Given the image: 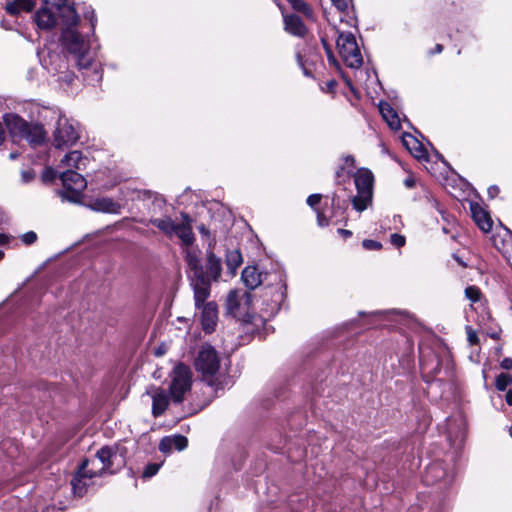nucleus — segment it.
<instances>
[{"label": "nucleus", "instance_id": "34", "mask_svg": "<svg viewBox=\"0 0 512 512\" xmlns=\"http://www.w3.org/2000/svg\"><path fill=\"white\" fill-rule=\"evenodd\" d=\"M84 18L89 21L88 32L94 34L95 26L97 23V17L94 9L89 7L84 11Z\"/></svg>", "mask_w": 512, "mask_h": 512}, {"label": "nucleus", "instance_id": "49", "mask_svg": "<svg viewBox=\"0 0 512 512\" xmlns=\"http://www.w3.org/2000/svg\"><path fill=\"white\" fill-rule=\"evenodd\" d=\"M317 222L321 227L329 225V219L324 215V213L319 211H317Z\"/></svg>", "mask_w": 512, "mask_h": 512}, {"label": "nucleus", "instance_id": "4", "mask_svg": "<svg viewBox=\"0 0 512 512\" xmlns=\"http://www.w3.org/2000/svg\"><path fill=\"white\" fill-rule=\"evenodd\" d=\"M182 223H175L171 217L151 218L149 223L157 227L165 236L172 238L177 236L182 245L189 247L195 241V235L191 226V218L188 214L182 213Z\"/></svg>", "mask_w": 512, "mask_h": 512}, {"label": "nucleus", "instance_id": "55", "mask_svg": "<svg viewBox=\"0 0 512 512\" xmlns=\"http://www.w3.org/2000/svg\"><path fill=\"white\" fill-rule=\"evenodd\" d=\"M10 241V236L5 233H0V245H6Z\"/></svg>", "mask_w": 512, "mask_h": 512}, {"label": "nucleus", "instance_id": "3", "mask_svg": "<svg viewBox=\"0 0 512 512\" xmlns=\"http://www.w3.org/2000/svg\"><path fill=\"white\" fill-rule=\"evenodd\" d=\"M206 257L209 274L190 278V286L193 289L195 307L197 309H200L201 306L207 303L206 300L211 292V283L218 281L222 272L221 258L217 257L212 249L209 248L207 250Z\"/></svg>", "mask_w": 512, "mask_h": 512}, {"label": "nucleus", "instance_id": "40", "mask_svg": "<svg viewBox=\"0 0 512 512\" xmlns=\"http://www.w3.org/2000/svg\"><path fill=\"white\" fill-rule=\"evenodd\" d=\"M45 4H50L54 7H56L60 11V15L62 14V11L67 8L66 5L67 0H42ZM69 7H74L73 5H70Z\"/></svg>", "mask_w": 512, "mask_h": 512}, {"label": "nucleus", "instance_id": "17", "mask_svg": "<svg viewBox=\"0 0 512 512\" xmlns=\"http://www.w3.org/2000/svg\"><path fill=\"white\" fill-rule=\"evenodd\" d=\"M88 207L96 212L113 214L119 213L121 208L119 203L115 202L112 198L109 197L96 198L88 204Z\"/></svg>", "mask_w": 512, "mask_h": 512}, {"label": "nucleus", "instance_id": "53", "mask_svg": "<svg viewBox=\"0 0 512 512\" xmlns=\"http://www.w3.org/2000/svg\"><path fill=\"white\" fill-rule=\"evenodd\" d=\"M6 139V132L3 126V123L0 121V146L4 143Z\"/></svg>", "mask_w": 512, "mask_h": 512}, {"label": "nucleus", "instance_id": "5", "mask_svg": "<svg viewBox=\"0 0 512 512\" xmlns=\"http://www.w3.org/2000/svg\"><path fill=\"white\" fill-rule=\"evenodd\" d=\"M197 372L202 374L203 379L211 387L219 388L218 379L215 377L220 368V358L214 347L209 344L202 345L194 361Z\"/></svg>", "mask_w": 512, "mask_h": 512}, {"label": "nucleus", "instance_id": "33", "mask_svg": "<svg viewBox=\"0 0 512 512\" xmlns=\"http://www.w3.org/2000/svg\"><path fill=\"white\" fill-rule=\"evenodd\" d=\"M289 3L291 4L292 8L298 12L303 13L304 15H311L312 10L309 7V5L304 2L303 0H289Z\"/></svg>", "mask_w": 512, "mask_h": 512}, {"label": "nucleus", "instance_id": "58", "mask_svg": "<svg viewBox=\"0 0 512 512\" xmlns=\"http://www.w3.org/2000/svg\"><path fill=\"white\" fill-rule=\"evenodd\" d=\"M443 51V45L442 44H436L434 50L430 51V55H433V54H439Z\"/></svg>", "mask_w": 512, "mask_h": 512}, {"label": "nucleus", "instance_id": "50", "mask_svg": "<svg viewBox=\"0 0 512 512\" xmlns=\"http://www.w3.org/2000/svg\"><path fill=\"white\" fill-rule=\"evenodd\" d=\"M56 178V172L51 169L47 168L43 173V180L44 181H52Z\"/></svg>", "mask_w": 512, "mask_h": 512}, {"label": "nucleus", "instance_id": "12", "mask_svg": "<svg viewBox=\"0 0 512 512\" xmlns=\"http://www.w3.org/2000/svg\"><path fill=\"white\" fill-rule=\"evenodd\" d=\"M201 323L202 328L206 333H211L215 330L218 318V310L215 302H207L201 306Z\"/></svg>", "mask_w": 512, "mask_h": 512}, {"label": "nucleus", "instance_id": "48", "mask_svg": "<svg viewBox=\"0 0 512 512\" xmlns=\"http://www.w3.org/2000/svg\"><path fill=\"white\" fill-rule=\"evenodd\" d=\"M467 339L470 344L474 345L477 344L479 339L474 330H472L470 327H467Z\"/></svg>", "mask_w": 512, "mask_h": 512}, {"label": "nucleus", "instance_id": "52", "mask_svg": "<svg viewBox=\"0 0 512 512\" xmlns=\"http://www.w3.org/2000/svg\"><path fill=\"white\" fill-rule=\"evenodd\" d=\"M500 192L498 186L492 185L488 188V195L490 198H495Z\"/></svg>", "mask_w": 512, "mask_h": 512}, {"label": "nucleus", "instance_id": "45", "mask_svg": "<svg viewBox=\"0 0 512 512\" xmlns=\"http://www.w3.org/2000/svg\"><path fill=\"white\" fill-rule=\"evenodd\" d=\"M321 41H322L323 47L325 49V52L327 54V58H328L329 63L335 65L337 63V60H336V58H335V56H334V54H333L329 44L327 43V41L324 38H322Z\"/></svg>", "mask_w": 512, "mask_h": 512}, {"label": "nucleus", "instance_id": "30", "mask_svg": "<svg viewBox=\"0 0 512 512\" xmlns=\"http://www.w3.org/2000/svg\"><path fill=\"white\" fill-rule=\"evenodd\" d=\"M82 161V153L77 150L69 152L62 160L63 163H66L68 166L75 167L76 169H80Z\"/></svg>", "mask_w": 512, "mask_h": 512}, {"label": "nucleus", "instance_id": "64", "mask_svg": "<svg viewBox=\"0 0 512 512\" xmlns=\"http://www.w3.org/2000/svg\"><path fill=\"white\" fill-rule=\"evenodd\" d=\"M17 157H18V153H17V152H12V153H10V155H9V158H10L11 160H15Z\"/></svg>", "mask_w": 512, "mask_h": 512}, {"label": "nucleus", "instance_id": "27", "mask_svg": "<svg viewBox=\"0 0 512 512\" xmlns=\"http://www.w3.org/2000/svg\"><path fill=\"white\" fill-rule=\"evenodd\" d=\"M242 255L239 250H231L226 253V266L232 276L242 264Z\"/></svg>", "mask_w": 512, "mask_h": 512}, {"label": "nucleus", "instance_id": "11", "mask_svg": "<svg viewBox=\"0 0 512 512\" xmlns=\"http://www.w3.org/2000/svg\"><path fill=\"white\" fill-rule=\"evenodd\" d=\"M227 312L234 318L243 322L249 323L251 321V315L247 314V311H243V305L240 298V292L237 290H231L227 295L226 300Z\"/></svg>", "mask_w": 512, "mask_h": 512}, {"label": "nucleus", "instance_id": "10", "mask_svg": "<svg viewBox=\"0 0 512 512\" xmlns=\"http://www.w3.org/2000/svg\"><path fill=\"white\" fill-rule=\"evenodd\" d=\"M79 139V134L67 119L60 118L54 132V145L63 148L74 145Z\"/></svg>", "mask_w": 512, "mask_h": 512}, {"label": "nucleus", "instance_id": "22", "mask_svg": "<svg viewBox=\"0 0 512 512\" xmlns=\"http://www.w3.org/2000/svg\"><path fill=\"white\" fill-rule=\"evenodd\" d=\"M35 21L40 29L49 30L56 25V18L50 9L40 8L35 14Z\"/></svg>", "mask_w": 512, "mask_h": 512}, {"label": "nucleus", "instance_id": "36", "mask_svg": "<svg viewBox=\"0 0 512 512\" xmlns=\"http://www.w3.org/2000/svg\"><path fill=\"white\" fill-rule=\"evenodd\" d=\"M240 298L243 305V311H247V314H250L249 310L253 301L252 294L250 292H243L240 293Z\"/></svg>", "mask_w": 512, "mask_h": 512}, {"label": "nucleus", "instance_id": "29", "mask_svg": "<svg viewBox=\"0 0 512 512\" xmlns=\"http://www.w3.org/2000/svg\"><path fill=\"white\" fill-rule=\"evenodd\" d=\"M371 200L372 194H357L356 196L353 197L352 204L354 209H356L359 212H362L367 208Z\"/></svg>", "mask_w": 512, "mask_h": 512}, {"label": "nucleus", "instance_id": "57", "mask_svg": "<svg viewBox=\"0 0 512 512\" xmlns=\"http://www.w3.org/2000/svg\"><path fill=\"white\" fill-rule=\"evenodd\" d=\"M166 353V347L164 345H161L159 346L158 348H156L155 350V355L156 356H162Z\"/></svg>", "mask_w": 512, "mask_h": 512}, {"label": "nucleus", "instance_id": "39", "mask_svg": "<svg viewBox=\"0 0 512 512\" xmlns=\"http://www.w3.org/2000/svg\"><path fill=\"white\" fill-rule=\"evenodd\" d=\"M158 448L162 453H165V454L170 453L173 450V445H172L170 436H166V437L162 438L159 443Z\"/></svg>", "mask_w": 512, "mask_h": 512}, {"label": "nucleus", "instance_id": "35", "mask_svg": "<svg viewBox=\"0 0 512 512\" xmlns=\"http://www.w3.org/2000/svg\"><path fill=\"white\" fill-rule=\"evenodd\" d=\"M465 295L472 302H477L480 300L481 291L477 286H468L465 289Z\"/></svg>", "mask_w": 512, "mask_h": 512}, {"label": "nucleus", "instance_id": "60", "mask_svg": "<svg viewBox=\"0 0 512 512\" xmlns=\"http://www.w3.org/2000/svg\"><path fill=\"white\" fill-rule=\"evenodd\" d=\"M404 184L408 188H413L415 186V180L412 178H407L405 179Z\"/></svg>", "mask_w": 512, "mask_h": 512}, {"label": "nucleus", "instance_id": "62", "mask_svg": "<svg viewBox=\"0 0 512 512\" xmlns=\"http://www.w3.org/2000/svg\"><path fill=\"white\" fill-rule=\"evenodd\" d=\"M22 176L25 181H29L33 178V174L31 172H23Z\"/></svg>", "mask_w": 512, "mask_h": 512}, {"label": "nucleus", "instance_id": "61", "mask_svg": "<svg viewBox=\"0 0 512 512\" xmlns=\"http://www.w3.org/2000/svg\"><path fill=\"white\" fill-rule=\"evenodd\" d=\"M198 230L202 235H205V236L209 235V229L203 224L198 226Z\"/></svg>", "mask_w": 512, "mask_h": 512}, {"label": "nucleus", "instance_id": "21", "mask_svg": "<svg viewBox=\"0 0 512 512\" xmlns=\"http://www.w3.org/2000/svg\"><path fill=\"white\" fill-rule=\"evenodd\" d=\"M184 258L189 269L193 272L192 277H199L209 274L207 266L204 269V267L200 263L199 257L194 251L187 249L185 251Z\"/></svg>", "mask_w": 512, "mask_h": 512}, {"label": "nucleus", "instance_id": "56", "mask_svg": "<svg viewBox=\"0 0 512 512\" xmlns=\"http://www.w3.org/2000/svg\"><path fill=\"white\" fill-rule=\"evenodd\" d=\"M339 197L336 193H333L332 194V197H331V205L332 207H336V206H339Z\"/></svg>", "mask_w": 512, "mask_h": 512}, {"label": "nucleus", "instance_id": "13", "mask_svg": "<svg viewBox=\"0 0 512 512\" xmlns=\"http://www.w3.org/2000/svg\"><path fill=\"white\" fill-rule=\"evenodd\" d=\"M3 122L8 130L10 137L17 141L19 135L27 128V121L15 113H6L3 115Z\"/></svg>", "mask_w": 512, "mask_h": 512}, {"label": "nucleus", "instance_id": "44", "mask_svg": "<svg viewBox=\"0 0 512 512\" xmlns=\"http://www.w3.org/2000/svg\"><path fill=\"white\" fill-rule=\"evenodd\" d=\"M20 10H23L20 6V2L14 0L6 5V11L11 15H17Z\"/></svg>", "mask_w": 512, "mask_h": 512}, {"label": "nucleus", "instance_id": "18", "mask_svg": "<svg viewBox=\"0 0 512 512\" xmlns=\"http://www.w3.org/2000/svg\"><path fill=\"white\" fill-rule=\"evenodd\" d=\"M277 278V283L275 285H269L263 288V297L271 296V302L274 306H279L281 302L285 298V289L286 285L282 282L281 278L278 275H275Z\"/></svg>", "mask_w": 512, "mask_h": 512}, {"label": "nucleus", "instance_id": "19", "mask_svg": "<svg viewBox=\"0 0 512 512\" xmlns=\"http://www.w3.org/2000/svg\"><path fill=\"white\" fill-rule=\"evenodd\" d=\"M354 182L358 194H372L373 174L369 170H359L355 175Z\"/></svg>", "mask_w": 512, "mask_h": 512}, {"label": "nucleus", "instance_id": "8", "mask_svg": "<svg viewBox=\"0 0 512 512\" xmlns=\"http://www.w3.org/2000/svg\"><path fill=\"white\" fill-rule=\"evenodd\" d=\"M125 448L118 445L103 446L96 452V457L101 461V470H109L115 472L125 465Z\"/></svg>", "mask_w": 512, "mask_h": 512}, {"label": "nucleus", "instance_id": "14", "mask_svg": "<svg viewBox=\"0 0 512 512\" xmlns=\"http://www.w3.org/2000/svg\"><path fill=\"white\" fill-rule=\"evenodd\" d=\"M45 136L46 132L42 124L27 122V128L17 140H26L32 145H38L44 142Z\"/></svg>", "mask_w": 512, "mask_h": 512}, {"label": "nucleus", "instance_id": "7", "mask_svg": "<svg viewBox=\"0 0 512 512\" xmlns=\"http://www.w3.org/2000/svg\"><path fill=\"white\" fill-rule=\"evenodd\" d=\"M336 45L340 56L348 67L359 68L362 65V55L356 38L351 32H341L338 35Z\"/></svg>", "mask_w": 512, "mask_h": 512}, {"label": "nucleus", "instance_id": "2", "mask_svg": "<svg viewBox=\"0 0 512 512\" xmlns=\"http://www.w3.org/2000/svg\"><path fill=\"white\" fill-rule=\"evenodd\" d=\"M169 394L163 388H157L152 395V415L161 416L168 408L170 398L174 404H181L185 394L191 390L192 372L183 363L177 364L170 373Z\"/></svg>", "mask_w": 512, "mask_h": 512}, {"label": "nucleus", "instance_id": "63", "mask_svg": "<svg viewBox=\"0 0 512 512\" xmlns=\"http://www.w3.org/2000/svg\"><path fill=\"white\" fill-rule=\"evenodd\" d=\"M342 174H344V168L343 167H341L340 169L337 170L336 178H340Z\"/></svg>", "mask_w": 512, "mask_h": 512}, {"label": "nucleus", "instance_id": "24", "mask_svg": "<svg viewBox=\"0 0 512 512\" xmlns=\"http://www.w3.org/2000/svg\"><path fill=\"white\" fill-rule=\"evenodd\" d=\"M135 194H136V196L134 199L139 200V201H145V200L152 199L153 205L157 206L159 209H162V207L165 206V204H166V200L164 199L163 196H161L160 194L153 192L151 190H146V189L136 190Z\"/></svg>", "mask_w": 512, "mask_h": 512}, {"label": "nucleus", "instance_id": "31", "mask_svg": "<svg viewBox=\"0 0 512 512\" xmlns=\"http://www.w3.org/2000/svg\"><path fill=\"white\" fill-rule=\"evenodd\" d=\"M512 383V376L507 373H501L496 377L495 387L499 391H505Z\"/></svg>", "mask_w": 512, "mask_h": 512}, {"label": "nucleus", "instance_id": "38", "mask_svg": "<svg viewBox=\"0 0 512 512\" xmlns=\"http://www.w3.org/2000/svg\"><path fill=\"white\" fill-rule=\"evenodd\" d=\"M333 6L339 11V12H347L349 7L352 4V0H331Z\"/></svg>", "mask_w": 512, "mask_h": 512}, {"label": "nucleus", "instance_id": "23", "mask_svg": "<svg viewBox=\"0 0 512 512\" xmlns=\"http://www.w3.org/2000/svg\"><path fill=\"white\" fill-rule=\"evenodd\" d=\"M402 143L415 158L421 159L425 156L423 145L412 134L404 133Z\"/></svg>", "mask_w": 512, "mask_h": 512}, {"label": "nucleus", "instance_id": "6", "mask_svg": "<svg viewBox=\"0 0 512 512\" xmlns=\"http://www.w3.org/2000/svg\"><path fill=\"white\" fill-rule=\"evenodd\" d=\"M63 190H58L57 195L62 201L79 203L82 198V192L87 186L85 178L78 172L68 169L60 174Z\"/></svg>", "mask_w": 512, "mask_h": 512}, {"label": "nucleus", "instance_id": "32", "mask_svg": "<svg viewBox=\"0 0 512 512\" xmlns=\"http://www.w3.org/2000/svg\"><path fill=\"white\" fill-rule=\"evenodd\" d=\"M170 439H171V442L173 445V449H175V450L182 451L188 445V439L183 435L176 434V435L170 436Z\"/></svg>", "mask_w": 512, "mask_h": 512}, {"label": "nucleus", "instance_id": "9", "mask_svg": "<svg viewBox=\"0 0 512 512\" xmlns=\"http://www.w3.org/2000/svg\"><path fill=\"white\" fill-rule=\"evenodd\" d=\"M125 448L118 445L103 446L96 452V457L101 461V470H109L115 472L125 465Z\"/></svg>", "mask_w": 512, "mask_h": 512}, {"label": "nucleus", "instance_id": "37", "mask_svg": "<svg viewBox=\"0 0 512 512\" xmlns=\"http://www.w3.org/2000/svg\"><path fill=\"white\" fill-rule=\"evenodd\" d=\"M159 468H160V464H158V463L148 464L143 471V474H142L143 478L153 477L154 475L157 474V472L159 471Z\"/></svg>", "mask_w": 512, "mask_h": 512}, {"label": "nucleus", "instance_id": "41", "mask_svg": "<svg viewBox=\"0 0 512 512\" xmlns=\"http://www.w3.org/2000/svg\"><path fill=\"white\" fill-rule=\"evenodd\" d=\"M362 246L366 250H380L382 248V244L380 242L371 239L363 240Z\"/></svg>", "mask_w": 512, "mask_h": 512}, {"label": "nucleus", "instance_id": "47", "mask_svg": "<svg viewBox=\"0 0 512 512\" xmlns=\"http://www.w3.org/2000/svg\"><path fill=\"white\" fill-rule=\"evenodd\" d=\"M321 199V194H311L310 196H308L306 202L310 207L314 208L316 205L320 203Z\"/></svg>", "mask_w": 512, "mask_h": 512}, {"label": "nucleus", "instance_id": "51", "mask_svg": "<svg viewBox=\"0 0 512 512\" xmlns=\"http://www.w3.org/2000/svg\"><path fill=\"white\" fill-rule=\"evenodd\" d=\"M501 368L505 370H511L512 369V358H504L500 363Z\"/></svg>", "mask_w": 512, "mask_h": 512}, {"label": "nucleus", "instance_id": "26", "mask_svg": "<svg viewBox=\"0 0 512 512\" xmlns=\"http://www.w3.org/2000/svg\"><path fill=\"white\" fill-rule=\"evenodd\" d=\"M89 463L90 461L88 459H84L79 466L77 474L72 480L74 490L77 489V482L80 483L83 478L91 479L97 475L96 471L88 468Z\"/></svg>", "mask_w": 512, "mask_h": 512}, {"label": "nucleus", "instance_id": "20", "mask_svg": "<svg viewBox=\"0 0 512 512\" xmlns=\"http://www.w3.org/2000/svg\"><path fill=\"white\" fill-rule=\"evenodd\" d=\"M284 25L285 30L294 36L303 37L307 32L304 22L295 14L285 15Z\"/></svg>", "mask_w": 512, "mask_h": 512}, {"label": "nucleus", "instance_id": "59", "mask_svg": "<svg viewBox=\"0 0 512 512\" xmlns=\"http://www.w3.org/2000/svg\"><path fill=\"white\" fill-rule=\"evenodd\" d=\"M505 400H506V403L509 405V406H512V389L508 390L506 395H505Z\"/></svg>", "mask_w": 512, "mask_h": 512}, {"label": "nucleus", "instance_id": "1", "mask_svg": "<svg viewBox=\"0 0 512 512\" xmlns=\"http://www.w3.org/2000/svg\"><path fill=\"white\" fill-rule=\"evenodd\" d=\"M61 43L64 49L74 56L79 68H88L91 58L88 56L90 43L88 34L82 32L84 26L75 7H67L61 14Z\"/></svg>", "mask_w": 512, "mask_h": 512}, {"label": "nucleus", "instance_id": "46", "mask_svg": "<svg viewBox=\"0 0 512 512\" xmlns=\"http://www.w3.org/2000/svg\"><path fill=\"white\" fill-rule=\"evenodd\" d=\"M24 11L30 12L36 5V0H17Z\"/></svg>", "mask_w": 512, "mask_h": 512}, {"label": "nucleus", "instance_id": "16", "mask_svg": "<svg viewBox=\"0 0 512 512\" xmlns=\"http://www.w3.org/2000/svg\"><path fill=\"white\" fill-rule=\"evenodd\" d=\"M470 210L472 218L476 225L483 232H489L493 226V221L489 213L486 210H484L478 203H471Z\"/></svg>", "mask_w": 512, "mask_h": 512}, {"label": "nucleus", "instance_id": "28", "mask_svg": "<svg viewBox=\"0 0 512 512\" xmlns=\"http://www.w3.org/2000/svg\"><path fill=\"white\" fill-rule=\"evenodd\" d=\"M380 112L391 128L398 129L400 127L398 116L388 103L380 105Z\"/></svg>", "mask_w": 512, "mask_h": 512}, {"label": "nucleus", "instance_id": "25", "mask_svg": "<svg viewBox=\"0 0 512 512\" xmlns=\"http://www.w3.org/2000/svg\"><path fill=\"white\" fill-rule=\"evenodd\" d=\"M444 474H445V472H444L441 464L432 463L426 468L425 474L423 476V481L427 485H430V484L436 482L437 480L441 479L444 476Z\"/></svg>", "mask_w": 512, "mask_h": 512}, {"label": "nucleus", "instance_id": "54", "mask_svg": "<svg viewBox=\"0 0 512 512\" xmlns=\"http://www.w3.org/2000/svg\"><path fill=\"white\" fill-rule=\"evenodd\" d=\"M338 233L344 238H349L352 236V231L343 228H339Z\"/></svg>", "mask_w": 512, "mask_h": 512}, {"label": "nucleus", "instance_id": "42", "mask_svg": "<svg viewBox=\"0 0 512 512\" xmlns=\"http://www.w3.org/2000/svg\"><path fill=\"white\" fill-rule=\"evenodd\" d=\"M390 241L392 245H394L397 248L404 246L406 242L405 237L397 233H394L390 236Z\"/></svg>", "mask_w": 512, "mask_h": 512}, {"label": "nucleus", "instance_id": "15", "mask_svg": "<svg viewBox=\"0 0 512 512\" xmlns=\"http://www.w3.org/2000/svg\"><path fill=\"white\" fill-rule=\"evenodd\" d=\"M268 273H262L255 266H247L242 271L241 278L248 289L254 290L264 283Z\"/></svg>", "mask_w": 512, "mask_h": 512}, {"label": "nucleus", "instance_id": "43", "mask_svg": "<svg viewBox=\"0 0 512 512\" xmlns=\"http://www.w3.org/2000/svg\"><path fill=\"white\" fill-rule=\"evenodd\" d=\"M21 240L24 244L31 245L36 242L37 234L34 231L26 232L21 236Z\"/></svg>", "mask_w": 512, "mask_h": 512}]
</instances>
